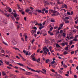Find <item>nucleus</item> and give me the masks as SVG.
Segmentation results:
<instances>
[{
  "label": "nucleus",
  "mask_w": 78,
  "mask_h": 78,
  "mask_svg": "<svg viewBox=\"0 0 78 78\" xmlns=\"http://www.w3.org/2000/svg\"><path fill=\"white\" fill-rule=\"evenodd\" d=\"M27 68L29 70H31V71H32V72H37V73H40V71H39L38 70L35 71V70H34V69H31V68H30L28 67V66H27Z\"/></svg>",
  "instance_id": "nucleus-1"
},
{
  "label": "nucleus",
  "mask_w": 78,
  "mask_h": 78,
  "mask_svg": "<svg viewBox=\"0 0 78 78\" xmlns=\"http://www.w3.org/2000/svg\"><path fill=\"white\" fill-rule=\"evenodd\" d=\"M12 43L14 45H16L17 44V41H15V39H13L12 40Z\"/></svg>",
  "instance_id": "nucleus-2"
},
{
  "label": "nucleus",
  "mask_w": 78,
  "mask_h": 78,
  "mask_svg": "<svg viewBox=\"0 0 78 78\" xmlns=\"http://www.w3.org/2000/svg\"><path fill=\"white\" fill-rule=\"evenodd\" d=\"M44 6H46V5H47V6L50 5V4H49V3L48 2L46 1L44 2Z\"/></svg>",
  "instance_id": "nucleus-3"
},
{
  "label": "nucleus",
  "mask_w": 78,
  "mask_h": 78,
  "mask_svg": "<svg viewBox=\"0 0 78 78\" xmlns=\"http://www.w3.org/2000/svg\"><path fill=\"white\" fill-rule=\"evenodd\" d=\"M62 8H65L67 9V6L66 4H64L62 5Z\"/></svg>",
  "instance_id": "nucleus-4"
},
{
  "label": "nucleus",
  "mask_w": 78,
  "mask_h": 78,
  "mask_svg": "<svg viewBox=\"0 0 78 78\" xmlns=\"http://www.w3.org/2000/svg\"><path fill=\"white\" fill-rule=\"evenodd\" d=\"M33 73L30 72H27L25 73V75H30V74L32 75Z\"/></svg>",
  "instance_id": "nucleus-5"
},
{
  "label": "nucleus",
  "mask_w": 78,
  "mask_h": 78,
  "mask_svg": "<svg viewBox=\"0 0 78 78\" xmlns=\"http://www.w3.org/2000/svg\"><path fill=\"white\" fill-rule=\"evenodd\" d=\"M8 9H9V12H11L12 11L11 9L9 8V7H7L6 9V10L8 11Z\"/></svg>",
  "instance_id": "nucleus-6"
},
{
  "label": "nucleus",
  "mask_w": 78,
  "mask_h": 78,
  "mask_svg": "<svg viewBox=\"0 0 78 78\" xmlns=\"http://www.w3.org/2000/svg\"><path fill=\"white\" fill-rule=\"evenodd\" d=\"M17 64L19 65V66H22V67H26V66H24V65H23V64H22V63H17Z\"/></svg>",
  "instance_id": "nucleus-7"
},
{
  "label": "nucleus",
  "mask_w": 78,
  "mask_h": 78,
  "mask_svg": "<svg viewBox=\"0 0 78 78\" xmlns=\"http://www.w3.org/2000/svg\"><path fill=\"white\" fill-rule=\"evenodd\" d=\"M31 33H32V35H33V34H35L36 33V31L35 30H32L31 31Z\"/></svg>",
  "instance_id": "nucleus-8"
},
{
  "label": "nucleus",
  "mask_w": 78,
  "mask_h": 78,
  "mask_svg": "<svg viewBox=\"0 0 78 78\" xmlns=\"http://www.w3.org/2000/svg\"><path fill=\"white\" fill-rule=\"evenodd\" d=\"M3 22H4V23H5V24H6V23H7V20L6 19H5L3 20Z\"/></svg>",
  "instance_id": "nucleus-9"
},
{
  "label": "nucleus",
  "mask_w": 78,
  "mask_h": 78,
  "mask_svg": "<svg viewBox=\"0 0 78 78\" xmlns=\"http://www.w3.org/2000/svg\"><path fill=\"white\" fill-rule=\"evenodd\" d=\"M36 11H37L39 13H41L42 12V10H39V9L36 10Z\"/></svg>",
  "instance_id": "nucleus-10"
},
{
  "label": "nucleus",
  "mask_w": 78,
  "mask_h": 78,
  "mask_svg": "<svg viewBox=\"0 0 78 78\" xmlns=\"http://www.w3.org/2000/svg\"><path fill=\"white\" fill-rule=\"evenodd\" d=\"M37 62H39L41 61V59H40V58H38V59L36 60V61Z\"/></svg>",
  "instance_id": "nucleus-11"
},
{
  "label": "nucleus",
  "mask_w": 78,
  "mask_h": 78,
  "mask_svg": "<svg viewBox=\"0 0 78 78\" xmlns=\"http://www.w3.org/2000/svg\"><path fill=\"white\" fill-rule=\"evenodd\" d=\"M20 24L18 25H17V30H19V29L20 28Z\"/></svg>",
  "instance_id": "nucleus-12"
},
{
  "label": "nucleus",
  "mask_w": 78,
  "mask_h": 78,
  "mask_svg": "<svg viewBox=\"0 0 78 78\" xmlns=\"http://www.w3.org/2000/svg\"><path fill=\"white\" fill-rule=\"evenodd\" d=\"M17 16H18V15L16 13H15V14L13 15V16L15 18H16Z\"/></svg>",
  "instance_id": "nucleus-13"
},
{
  "label": "nucleus",
  "mask_w": 78,
  "mask_h": 78,
  "mask_svg": "<svg viewBox=\"0 0 78 78\" xmlns=\"http://www.w3.org/2000/svg\"><path fill=\"white\" fill-rule=\"evenodd\" d=\"M10 17L11 18H12V20L13 21H14L15 20V19H14V16H12V15H11L10 16Z\"/></svg>",
  "instance_id": "nucleus-14"
},
{
  "label": "nucleus",
  "mask_w": 78,
  "mask_h": 78,
  "mask_svg": "<svg viewBox=\"0 0 78 78\" xmlns=\"http://www.w3.org/2000/svg\"><path fill=\"white\" fill-rule=\"evenodd\" d=\"M63 54L66 55H67L68 54V52H67L66 51H64L63 52Z\"/></svg>",
  "instance_id": "nucleus-15"
},
{
  "label": "nucleus",
  "mask_w": 78,
  "mask_h": 78,
  "mask_svg": "<svg viewBox=\"0 0 78 78\" xmlns=\"http://www.w3.org/2000/svg\"><path fill=\"white\" fill-rule=\"evenodd\" d=\"M29 11H30V12H28V14H32V12H33V10H31L30 9H29Z\"/></svg>",
  "instance_id": "nucleus-16"
},
{
  "label": "nucleus",
  "mask_w": 78,
  "mask_h": 78,
  "mask_svg": "<svg viewBox=\"0 0 78 78\" xmlns=\"http://www.w3.org/2000/svg\"><path fill=\"white\" fill-rule=\"evenodd\" d=\"M49 61H50V60H49V59H46L45 62L47 64L48 63Z\"/></svg>",
  "instance_id": "nucleus-17"
},
{
  "label": "nucleus",
  "mask_w": 78,
  "mask_h": 78,
  "mask_svg": "<svg viewBox=\"0 0 78 78\" xmlns=\"http://www.w3.org/2000/svg\"><path fill=\"white\" fill-rule=\"evenodd\" d=\"M44 52V54L45 55H47V52H46V50H43Z\"/></svg>",
  "instance_id": "nucleus-18"
},
{
  "label": "nucleus",
  "mask_w": 78,
  "mask_h": 78,
  "mask_svg": "<svg viewBox=\"0 0 78 78\" xmlns=\"http://www.w3.org/2000/svg\"><path fill=\"white\" fill-rule=\"evenodd\" d=\"M33 14H34L36 16H37V12H36V11L34 10V12H33Z\"/></svg>",
  "instance_id": "nucleus-19"
},
{
  "label": "nucleus",
  "mask_w": 78,
  "mask_h": 78,
  "mask_svg": "<svg viewBox=\"0 0 78 78\" xmlns=\"http://www.w3.org/2000/svg\"><path fill=\"white\" fill-rule=\"evenodd\" d=\"M73 41H75V42L78 41V39L75 38L74 39H73Z\"/></svg>",
  "instance_id": "nucleus-20"
},
{
  "label": "nucleus",
  "mask_w": 78,
  "mask_h": 78,
  "mask_svg": "<svg viewBox=\"0 0 78 78\" xmlns=\"http://www.w3.org/2000/svg\"><path fill=\"white\" fill-rule=\"evenodd\" d=\"M73 2L74 3H78L77 0H73Z\"/></svg>",
  "instance_id": "nucleus-21"
},
{
  "label": "nucleus",
  "mask_w": 78,
  "mask_h": 78,
  "mask_svg": "<svg viewBox=\"0 0 78 78\" xmlns=\"http://www.w3.org/2000/svg\"><path fill=\"white\" fill-rule=\"evenodd\" d=\"M29 11H30V9H27L25 10L26 12H29Z\"/></svg>",
  "instance_id": "nucleus-22"
},
{
  "label": "nucleus",
  "mask_w": 78,
  "mask_h": 78,
  "mask_svg": "<svg viewBox=\"0 0 78 78\" xmlns=\"http://www.w3.org/2000/svg\"><path fill=\"white\" fill-rule=\"evenodd\" d=\"M55 61H53L51 62V65H53L54 64H55Z\"/></svg>",
  "instance_id": "nucleus-23"
},
{
  "label": "nucleus",
  "mask_w": 78,
  "mask_h": 78,
  "mask_svg": "<svg viewBox=\"0 0 78 78\" xmlns=\"http://www.w3.org/2000/svg\"><path fill=\"white\" fill-rule=\"evenodd\" d=\"M20 19V17L18 16L16 18V20L17 21H18Z\"/></svg>",
  "instance_id": "nucleus-24"
},
{
  "label": "nucleus",
  "mask_w": 78,
  "mask_h": 78,
  "mask_svg": "<svg viewBox=\"0 0 78 78\" xmlns=\"http://www.w3.org/2000/svg\"><path fill=\"white\" fill-rule=\"evenodd\" d=\"M14 49L16 50H19V51H20L19 50V49H18V48H13Z\"/></svg>",
  "instance_id": "nucleus-25"
},
{
  "label": "nucleus",
  "mask_w": 78,
  "mask_h": 78,
  "mask_svg": "<svg viewBox=\"0 0 78 78\" xmlns=\"http://www.w3.org/2000/svg\"><path fill=\"white\" fill-rule=\"evenodd\" d=\"M20 69V70H22L23 71H25V69H23L22 68H19Z\"/></svg>",
  "instance_id": "nucleus-26"
},
{
  "label": "nucleus",
  "mask_w": 78,
  "mask_h": 78,
  "mask_svg": "<svg viewBox=\"0 0 78 78\" xmlns=\"http://www.w3.org/2000/svg\"><path fill=\"white\" fill-rule=\"evenodd\" d=\"M5 16H6L8 17H9V15H10L9 14L8 15L7 13H6V14H5Z\"/></svg>",
  "instance_id": "nucleus-27"
},
{
  "label": "nucleus",
  "mask_w": 78,
  "mask_h": 78,
  "mask_svg": "<svg viewBox=\"0 0 78 78\" xmlns=\"http://www.w3.org/2000/svg\"><path fill=\"white\" fill-rule=\"evenodd\" d=\"M32 60L34 61H36V57H34L33 58H32Z\"/></svg>",
  "instance_id": "nucleus-28"
},
{
  "label": "nucleus",
  "mask_w": 78,
  "mask_h": 78,
  "mask_svg": "<svg viewBox=\"0 0 78 78\" xmlns=\"http://www.w3.org/2000/svg\"><path fill=\"white\" fill-rule=\"evenodd\" d=\"M56 47H57V48H59V47H61V46L58 44H56Z\"/></svg>",
  "instance_id": "nucleus-29"
},
{
  "label": "nucleus",
  "mask_w": 78,
  "mask_h": 78,
  "mask_svg": "<svg viewBox=\"0 0 78 78\" xmlns=\"http://www.w3.org/2000/svg\"><path fill=\"white\" fill-rule=\"evenodd\" d=\"M2 73L3 76H4V75H6V73H5V72H2Z\"/></svg>",
  "instance_id": "nucleus-30"
},
{
  "label": "nucleus",
  "mask_w": 78,
  "mask_h": 78,
  "mask_svg": "<svg viewBox=\"0 0 78 78\" xmlns=\"http://www.w3.org/2000/svg\"><path fill=\"white\" fill-rule=\"evenodd\" d=\"M22 61H26V59H25L24 58H23V57H22Z\"/></svg>",
  "instance_id": "nucleus-31"
},
{
  "label": "nucleus",
  "mask_w": 78,
  "mask_h": 78,
  "mask_svg": "<svg viewBox=\"0 0 78 78\" xmlns=\"http://www.w3.org/2000/svg\"><path fill=\"white\" fill-rule=\"evenodd\" d=\"M5 64H7V65H9V62H7V61H6L5 62Z\"/></svg>",
  "instance_id": "nucleus-32"
},
{
  "label": "nucleus",
  "mask_w": 78,
  "mask_h": 78,
  "mask_svg": "<svg viewBox=\"0 0 78 78\" xmlns=\"http://www.w3.org/2000/svg\"><path fill=\"white\" fill-rule=\"evenodd\" d=\"M51 16H57V15H56V14H55L54 13H53V14H51Z\"/></svg>",
  "instance_id": "nucleus-33"
},
{
  "label": "nucleus",
  "mask_w": 78,
  "mask_h": 78,
  "mask_svg": "<svg viewBox=\"0 0 78 78\" xmlns=\"http://www.w3.org/2000/svg\"><path fill=\"white\" fill-rule=\"evenodd\" d=\"M10 63H14V60H10Z\"/></svg>",
  "instance_id": "nucleus-34"
},
{
  "label": "nucleus",
  "mask_w": 78,
  "mask_h": 78,
  "mask_svg": "<svg viewBox=\"0 0 78 78\" xmlns=\"http://www.w3.org/2000/svg\"><path fill=\"white\" fill-rule=\"evenodd\" d=\"M68 48H69V47H66L65 48V50H67V51L69 50Z\"/></svg>",
  "instance_id": "nucleus-35"
},
{
  "label": "nucleus",
  "mask_w": 78,
  "mask_h": 78,
  "mask_svg": "<svg viewBox=\"0 0 78 78\" xmlns=\"http://www.w3.org/2000/svg\"><path fill=\"white\" fill-rule=\"evenodd\" d=\"M47 49V47L46 46H45L44 47V48H43V50H45Z\"/></svg>",
  "instance_id": "nucleus-36"
},
{
  "label": "nucleus",
  "mask_w": 78,
  "mask_h": 78,
  "mask_svg": "<svg viewBox=\"0 0 78 78\" xmlns=\"http://www.w3.org/2000/svg\"><path fill=\"white\" fill-rule=\"evenodd\" d=\"M21 14L23 15H25V12L24 11H22L21 12Z\"/></svg>",
  "instance_id": "nucleus-37"
},
{
  "label": "nucleus",
  "mask_w": 78,
  "mask_h": 78,
  "mask_svg": "<svg viewBox=\"0 0 78 78\" xmlns=\"http://www.w3.org/2000/svg\"><path fill=\"white\" fill-rule=\"evenodd\" d=\"M58 72L60 73H62L63 72L62 71H61L60 70H59Z\"/></svg>",
  "instance_id": "nucleus-38"
},
{
  "label": "nucleus",
  "mask_w": 78,
  "mask_h": 78,
  "mask_svg": "<svg viewBox=\"0 0 78 78\" xmlns=\"http://www.w3.org/2000/svg\"><path fill=\"white\" fill-rule=\"evenodd\" d=\"M42 28H43V27L42 26H40L39 27V30H41L42 29Z\"/></svg>",
  "instance_id": "nucleus-39"
},
{
  "label": "nucleus",
  "mask_w": 78,
  "mask_h": 78,
  "mask_svg": "<svg viewBox=\"0 0 78 78\" xmlns=\"http://www.w3.org/2000/svg\"><path fill=\"white\" fill-rule=\"evenodd\" d=\"M61 45H62V46H63V47H64V46H65V44H64V43H62Z\"/></svg>",
  "instance_id": "nucleus-40"
},
{
  "label": "nucleus",
  "mask_w": 78,
  "mask_h": 78,
  "mask_svg": "<svg viewBox=\"0 0 78 78\" xmlns=\"http://www.w3.org/2000/svg\"><path fill=\"white\" fill-rule=\"evenodd\" d=\"M23 11V9H22L21 10H20L19 11V12H22V11Z\"/></svg>",
  "instance_id": "nucleus-41"
},
{
  "label": "nucleus",
  "mask_w": 78,
  "mask_h": 78,
  "mask_svg": "<svg viewBox=\"0 0 78 78\" xmlns=\"http://www.w3.org/2000/svg\"><path fill=\"white\" fill-rule=\"evenodd\" d=\"M3 43L5 45H8V44H6L5 42H4V41H3Z\"/></svg>",
  "instance_id": "nucleus-42"
},
{
  "label": "nucleus",
  "mask_w": 78,
  "mask_h": 78,
  "mask_svg": "<svg viewBox=\"0 0 78 78\" xmlns=\"http://www.w3.org/2000/svg\"><path fill=\"white\" fill-rule=\"evenodd\" d=\"M63 37H66V33H63Z\"/></svg>",
  "instance_id": "nucleus-43"
},
{
  "label": "nucleus",
  "mask_w": 78,
  "mask_h": 78,
  "mask_svg": "<svg viewBox=\"0 0 78 78\" xmlns=\"http://www.w3.org/2000/svg\"><path fill=\"white\" fill-rule=\"evenodd\" d=\"M36 23L35 24V25H39V23H38L37 21L36 22Z\"/></svg>",
  "instance_id": "nucleus-44"
},
{
  "label": "nucleus",
  "mask_w": 78,
  "mask_h": 78,
  "mask_svg": "<svg viewBox=\"0 0 78 78\" xmlns=\"http://www.w3.org/2000/svg\"><path fill=\"white\" fill-rule=\"evenodd\" d=\"M33 28L34 30H37V27H33Z\"/></svg>",
  "instance_id": "nucleus-45"
},
{
  "label": "nucleus",
  "mask_w": 78,
  "mask_h": 78,
  "mask_svg": "<svg viewBox=\"0 0 78 78\" xmlns=\"http://www.w3.org/2000/svg\"><path fill=\"white\" fill-rule=\"evenodd\" d=\"M30 9L32 10H31L32 11V10H33V9H34V8L32 7H30Z\"/></svg>",
  "instance_id": "nucleus-46"
},
{
  "label": "nucleus",
  "mask_w": 78,
  "mask_h": 78,
  "mask_svg": "<svg viewBox=\"0 0 78 78\" xmlns=\"http://www.w3.org/2000/svg\"><path fill=\"white\" fill-rule=\"evenodd\" d=\"M51 22H55V21L54 20H51Z\"/></svg>",
  "instance_id": "nucleus-47"
},
{
  "label": "nucleus",
  "mask_w": 78,
  "mask_h": 78,
  "mask_svg": "<svg viewBox=\"0 0 78 78\" xmlns=\"http://www.w3.org/2000/svg\"><path fill=\"white\" fill-rule=\"evenodd\" d=\"M60 27L62 28V27H63V24H61L60 25Z\"/></svg>",
  "instance_id": "nucleus-48"
},
{
  "label": "nucleus",
  "mask_w": 78,
  "mask_h": 78,
  "mask_svg": "<svg viewBox=\"0 0 78 78\" xmlns=\"http://www.w3.org/2000/svg\"><path fill=\"white\" fill-rule=\"evenodd\" d=\"M40 50H41V49H38L37 51V53H39V52Z\"/></svg>",
  "instance_id": "nucleus-49"
},
{
  "label": "nucleus",
  "mask_w": 78,
  "mask_h": 78,
  "mask_svg": "<svg viewBox=\"0 0 78 78\" xmlns=\"http://www.w3.org/2000/svg\"><path fill=\"white\" fill-rule=\"evenodd\" d=\"M42 70L44 72H47V70H45V69H43Z\"/></svg>",
  "instance_id": "nucleus-50"
},
{
  "label": "nucleus",
  "mask_w": 78,
  "mask_h": 78,
  "mask_svg": "<svg viewBox=\"0 0 78 78\" xmlns=\"http://www.w3.org/2000/svg\"><path fill=\"white\" fill-rule=\"evenodd\" d=\"M65 19L66 20H68V19H69V18L68 17H65Z\"/></svg>",
  "instance_id": "nucleus-51"
},
{
  "label": "nucleus",
  "mask_w": 78,
  "mask_h": 78,
  "mask_svg": "<svg viewBox=\"0 0 78 78\" xmlns=\"http://www.w3.org/2000/svg\"><path fill=\"white\" fill-rule=\"evenodd\" d=\"M67 14H68V15H69V16H70V12H67Z\"/></svg>",
  "instance_id": "nucleus-52"
},
{
  "label": "nucleus",
  "mask_w": 78,
  "mask_h": 78,
  "mask_svg": "<svg viewBox=\"0 0 78 78\" xmlns=\"http://www.w3.org/2000/svg\"><path fill=\"white\" fill-rule=\"evenodd\" d=\"M31 57H32V58H35V56H34V55H32L31 56Z\"/></svg>",
  "instance_id": "nucleus-53"
},
{
  "label": "nucleus",
  "mask_w": 78,
  "mask_h": 78,
  "mask_svg": "<svg viewBox=\"0 0 78 78\" xmlns=\"http://www.w3.org/2000/svg\"><path fill=\"white\" fill-rule=\"evenodd\" d=\"M28 50H31V46H29L28 47Z\"/></svg>",
  "instance_id": "nucleus-54"
},
{
  "label": "nucleus",
  "mask_w": 78,
  "mask_h": 78,
  "mask_svg": "<svg viewBox=\"0 0 78 78\" xmlns=\"http://www.w3.org/2000/svg\"><path fill=\"white\" fill-rule=\"evenodd\" d=\"M35 41V40H34V39H33L32 40V42H31V44H33V43L34 42V41Z\"/></svg>",
  "instance_id": "nucleus-55"
},
{
  "label": "nucleus",
  "mask_w": 78,
  "mask_h": 78,
  "mask_svg": "<svg viewBox=\"0 0 78 78\" xmlns=\"http://www.w3.org/2000/svg\"><path fill=\"white\" fill-rule=\"evenodd\" d=\"M61 28H62V27H59L58 29V30H60L61 29Z\"/></svg>",
  "instance_id": "nucleus-56"
},
{
  "label": "nucleus",
  "mask_w": 78,
  "mask_h": 78,
  "mask_svg": "<svg viewBox=\"0 0 78 78\" xmlns=\"http://www.w3.org/2000/svg\"><path fill=\"white\" fill-rule=\"evenodd\" d=\"M69 62H70V63H72V62H73V61L72 60H70L69 61Z\"/></svg>",
  "instance_id": "nucleus-57"
},
{
  "label": "nucleus",
  "mask_w": 78,
  "mask_h": 78,
  "mask_svg": "<svg viewBox=\"0 0 78 78\" xmlns=\"http://www.w3.org/2000/svg\"><path fill=\"white\" fill-rule=\"evenodd\" d=\"M65 23H69V21H68V20L66 21L65 22Z\"/></svg>",
  "instance_id": "nucleus-58"
},
{
  "label": "nucleus",
  "mask_w": 78,
  "mask_h": 78,
  "mask_svg": "<svg viewBox=\"0 0 78 78\" xmlns=\"http://www.w3.org/2000/svg\"><path fill=\"white\" fill-rule=\"evenodd\" d=\"M25 36V39H27V37H28L27 35H26Z\"/></svg>",
  "instance_id": "nucleus-59"
},
{
  "label": "nucleus",
  "mask_w": 78,
  "mask_h": 78,
  "mask_svg": "<svg viewBox=\"0 0 78 78\" xmlns=\"http://www.w3.org/2000/svg\"><path fill=\"white\" fill-rule=\"evenodd\" d=\"M74 53V51H72L71 52V55H73Z\"/></svg>",
  "instance_id": "nucleus-60"
},
{
  "label": "nucleus",
  "mask_w": 78,
  "mask_h": 78,
  "mask_svg": "<svg viewBox=\"0 0 78 78\" xmlns=\"http://www.w3.org/2000/svg\"><path fill=\"white\" fill-rule=\"evenodd\" d=\"M1 53H4V52H5V51H4L3 50H1Z\"/></svg>",
  "instance_id": "nucleus-61"
},
{
  "label": "nucleus",
  "mask_w": 78,
  "mask_h": 78,
  "mask_svg": "<svg viewBox=\"0 0 78 78\" xmlns=\"http://www.w3.org/2000/svg\"><path fill=\"white\" fill-rule=\"evenodd\" d=\"M73 11H72L71 13H70V16H71L72 15H73Z\"/></svg>",
  "instance_id": "nucleus-62"
},
{
  "label": "nucleus",
  "mask_w": 78,
  "mask_h": 78,
  "mask_svg": "<svg viewBox=\"0 0 78 78\" xmlns=\"http://www.w3.org/2000/svg\"><path fill=\"white\" fill-rule=\"evenodd\" d=\"M48 10H46L45 11V12L46 13V14H47V13L48 12Z\"/></svg>",
  "instance_id": "nucleus-63"
},
{
  "label": "nucleus",
  "mask_w": 78,
  "mask_h": 78,
  "mask_svg": "<svg viewBox=\"0 0 78 78\" xmlns=\"http://www.w3.org/2000/svg\"><path fill=\"white\" fill-rule=\"evenodd\" d=\"M53 27H51L50 28V31H52V30H53Z\"/></svg>",
  "instance_id": "nucleus-64"
}]
</instances>
